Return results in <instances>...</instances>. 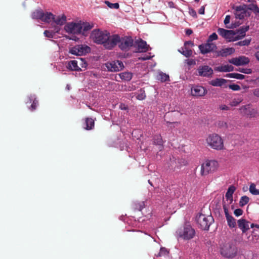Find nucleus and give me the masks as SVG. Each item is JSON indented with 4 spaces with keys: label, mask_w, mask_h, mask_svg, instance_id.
Here are the masks:
<instances>
[{
    "label": "nucleus",
    "mask_w": 259,
    "mask_h": 259,
    "mask_svg": "<svg viewBox=\"0 0 259 259\" xmlns=\"http://www.w3.org/2000/svg\"><path fill=\"white\" fill-rule=\"evenodd\" d=\"M228 127H227V130L232 131L234 128L233 125L231 122H228Z\"/></svg>",
    "instance_id": "nucleus-62"
},
{
    "label": "nucleus",
    "mask_w": 259,
    "mask_h": 259,
    "mask_svg": "<svg viewBox=\"0 0 259 259\" xmlns=\"http://www.w3.org/2000/svg\"><path fill=\"white\" fill-rule=\"evenodd\" d=\"M153 144L159 146V150L161 151L163 148V140L160 135H155L153 139Z\"/></svg>",
    "instance_id": "nucleus-29"
},
{
    "label": "nucleus",
    "mask_w": 259,
    "mask_h": 259,
    "mask_svg": "<svg viewBox=\"0 0 259 259\" xmlns=\"http://www.w3.org/2000/svg\"><path fill=\"white\" fill-rule=\"evenodd\" d=\"M105 65L107 70L112 72L119 71L124 67L123 63L119 60L108 62Z\"/></svg>",
    "instance_id": "nucleus-15"
},
{
    "label": "nucleus",
    "mask_w": 259,
    "mask_h": 259,
    "mask_svg": "<svg viewBox=\"0 0 259 259\" xmlns=\"http://www.w3.org/2000/svg\"><path fill=\"white\" fill-rule=\"evenodd\" d=\"M85 127L84 128L87 130H90L94 127V120L92 118H86L85 119Z\"/></svg>",
    "instance_id": "nucleus-32"
},
{
    "label": "nucleus",
    "mask_w": 259,
    "mask_h": 259,
    "mask_svg": "<svg viewBox=\"0 0 259 259\" xmlns=\"http://www.w3.org/2000/svg\"><path fill=\"white\" fill-rule=\"evenodd\" d=\"M250 39H245L243 40L240 41L235 44V45L236 46H248L250 44Z\"/></svg>",
    "instance_id": "nucleus-45"
},
{
    "label": "nucleus",
    "mask_w": 259,
    "mask_h": 259,
    "mask_svg": "<svg viewBox=\"0 0 259 259\" xmlns=\"http://www.w3.org/2000/svg\"><path fill=\"white\" fill-rule=\"evenodd\" d=\"M108 34H109V32L107 31H102L99 29H95L92 32L91 37L96 44L103 45L104 41L108 38Z\"/></svg>",
    "instance_id": "nucleus-5"
},
{
    "label": "nucleus",
    "mask_w": 259,
    "mask_h": 259,
    "mask_svg": "<svg viewBox=\"0 0 259 259\" xmlns=\"http://www.w3.org/2000/svg\"><path fill=\"white\" fill-rule=\"evenodd\" d=\"M77 61L72 60L68 63L67 68L72 71H79L80 70V67L77 65Z\"/></svg>",
    "instance_id": "nucleus-28"
},
{
    "label": "nucleus",
    "mask_w": 259,
    "mask_h": 259,
    "mask_svg": "<svg viewBox=\"0 0 259 259\" xmlns=\"http://www.w3.org/2000/svg\"><path fill=\"white\" fill-rule=\"evenodd\" d=\"M242 101V100L241 99H234L230 102V105L231 106H237Z\"/></svg>",
    "instance_id": "nucleus-46"
},
{
    "label": "nucleus",
    "mask_w": 259,
    "mask_h": 259,
    "mask_svg": "<svg viewBox=\"0 0 259 259\" xmlns=\"http://www.w3.org/2000/svg\"><path fill=\"white\" fill-rule=\"evenodd\" d=\"M79 60L81 62V64H80L82 67H85L87 65V63L82 58H79Z\"/></svg>",
    "instance_id": "nucleus-58"
},
{
    "label": "nucleus",
    "mask_w": 259,
    "mask_h": 259,
    "mask_svg": "<svg viewBox=\"0 0 259 259\" xmlns=\"http://www.w3.org/2000/svg\"><path fill=\"white\" fill-rule=\"evenodd\" d=\"M249 192L253 195H259V189H256L255 185L253 183L250 185Z\"/></svg>",
    "instance_id": "nucleus-42"
},
{
    "label": "nucleus",
    "mask_w": 259,
    "mask_h": 259,
    "mask_svg": "<svg viewBox=\"0 0 259 259\" xmlns=\"http://www.w3.org/2000/svg\"><path fill=\"white\" fill-rule=\"evenodd\" d=\"M235 190V188L233 186H230L225 195L226 199L227 201H229V203L231 204L233 202V194Z\"/></svg>",
    "instance_id": "nucleus-25"
},
{
    "label": "nucleus",
    "mask_w": 259,
    "mask_h": 259,
    "mask_svg": "<svg viewBox=\"0 0 259 259\" xmlns=\"http://www.w3.org/2000/svg\"><path fill=\"white\" fill-rule=\"evenodd\" d=\"M239 71L245 74H250L252 72L251 69L249 68L241 69L239 70Z\"/></svg>",
    "instance_id": "nucleus-55"
},
{
    "label": "nucleus",
    "mask_w": 259,
    "mask_h": 259,
    "mask_svg": "<svg viewBox=\"0 0 259 259\" xmlns=\"http://www.w3.org/2000/svg\"><path fill=\"white\" fill-rule=\"evenodd\" d=\"M234 213L236 217H239L242 214L243 210L240 208H237L234 210Z\"/></svg>",
    "instance_id": "nucleus-54"
},
{
    "label": "nucleus",
    "mask_w": 259,
    "mask_h": 259,
    "mask_svg": "<svg viewBox=\"0 0 259 259\" xmlns=\"http://www.w3.org/2000/svg\"><path fill=\"white\" fill-rule=\"evenodd\" d=\"M219 163L215 160H206L201 165L200 174L202 176L215 172L219 167Z\"/></svg>",
    "instance_id": "nucleus-3"
},
{
    "label": "nucleus",
    "mask_w": 259,
    "mask_h": 259,
    "mask_svg": "<svg viewBox=\"0 0 259 259\" xmlns=\"http://www.w3.org/2000/svg\"><path fill=\"white\" fill-rule=\"evenodd\" d=\"M145 206L144 201L135 202L133 204V207L135 211H141Z\"/></svg>",
    "instance_id": "nucleus-31"
},
{
    "label": "nucleus",
    "mask_w": 259,
    "mask_h": 259,
    "mask_svg": "<svg viewBox=\"0 0 259 259\" xmlns=\"http://www.w3.org/2000/svg\"><path fill=\"white\" fill-rule=\"evenodd\" d=\"M196 221L199 228L207 231L214 220L211 214L206 215L201 213L196 217Z\"/></svg>",
    "instance_id": "nucleus-2"
},
{
    "label": "nucleus",
    "mask_w": 259,
    "mask_h": 259,
    "mask_svg": "<svg viewBox=\"0 0 259 259\" xmlns=\"http://www.w3.org/2000/svg\"><path fill=\"white\" fill-rule=\"evenodd\" d=\"M228 32V30L225 29L224 28H219L218 29V33L222 36L223 37L225 38L227 33Z\"/></svg>",
    "instance_id": "nucleus-47"
},
{
    "label": "nucleus",
    "mask_w": 259,
    "mask_h": 259,
    "mask_svg": "<svg viewBox=\"0 0 259 259\" xmlns=\"http://www.w3.org/2000/svg\"><path fill=\"white\" fill-rule=\"evenodd\" d=\"M220 109L222 110H230L229 107L225 105H222L220 106Z\"/></svg>",
    "instance_id": "nucleus-59"
},
{
    "label": "nucleus",
    "mask_w": 259,
    "mask_h": 259,
    "mask_svg": "<svg viewBox=\"0 0 259 259\" xmlns=\"http://www.w3.org/2000/svg\"><path fill=\"white\" fill-rule=\"evenodd\" d=\"M55 18V15H54L51 13L47 12L44 14V16L42 18L41 21H44L45 22L49 23L53 19Z\"/></svg>",
    "instance_id": "nucleus-35"
},
{
    "label": "nucleus",
    "mask_w": 259,
    "mask_h": 259,
    "mask_svg": "<svg viewBox=\"0 0 259 259\" xmlns=\"http://www.w3.org/2000/svg\"><path fill=\"white\" fill-rule=\"evenodd\" d=\"M38 101L36 100L35 99L33 100L31 107L30 108V110L32 111H34L36 109L37 106L38 105Z\"/></svg>",
    "instance_id": "nucleus-51"
},
{
    "label": "nucleus",
    "mask_w": 259,
    "mask_h": 259,
    "mask_svg": "<svg viewBox=\"0 0 259 259\" xmlns=\"http://www.w3.org/2000/svg\"><path fill=\"white\" fill-rule=\"evenodd\" d=\"M235 51L234 49L232 48H228L222 49L220 51H215V57H218L220 56L226 57L229 55L233 54Z\"/></svg>",
    "instance_id": "nucleus-20"
},
{
    "label": "nucleus",
    "mask_w": 259,
    "mask_h": 259,
    "mask_svg": "<svg viewBox=\"0 0 259 259\" xmlns=\"http://www.w3.org/2000/svg\"><path fill=\"white\" fill-rule=\"evenodd\" d=\"M250 227L251 228H252L253 227H256V228L259 229V225H258V224H254L253 223H252V224H250Z\"/></svg>",
    "instance_id": "nucleus-64"
},
{
    "label": "nucleus",
    "mask_w": 259,
    "mask_h": 259,
    "mask_svg": "<svg viewBox=\"0 0 259 259\" xmlns=\"http://www.w3.org/2000/svg\"><path fill=\"white\" fill-rule=\"evenodd\" d=\"M207 93L206 89L202 86L195 85L191 88V95L195 97H203Z\"/></svg>",
    "instance_id": "nucleus-18"
},
{
    "label": "nucleus",
    "mask_w": 259,
    "mask_h": 259,
    "mask_svg": "<svg viewBox=\"0 0 259 259\" xmlns=\"http://www.w3.org/2000/svg\"><path fill=\"white\" fill-rule=\"evenodd\" d=\"M199 49L202 54H206L210 52H215L217 47L215 44L207 41L206 43L200 45Z\"/></svg>",
    "instance_id": "nucleus-13"
},
{
    "label": "nucleus",
    "mask_w": 259,
    "mask_h": 259,
    "mask_svg": "<svg viewBox=\"0 0 259 259\" xmlns=\"http://www.w3.org/2000/svg\"><path fill=\"white\" fill-rule=\"evenodd\" d=\"M193 33V31L191 29H186V34L187 35H191L192 33Z\"/></svg>",
    "instance_id": "nucleus-63"
},
{
    "label": "nucleus",
    "mask_w": 259,
    "mask_h": 259,
    "mask_svg": "<svg viewBox=\"0 0 259 259\" xmlns=\"http://www.w3.org/2000/svg\"><path fill=\"white\" fill-rule=\"evenodd\" d=\"M119 76L122 80L130 81L132 78L133 74L129 72H124L119 74Z\"/></svg>",
    "instance_id": "nucleus-33"
},
{
    "label": "nucleus",
    "mask_w": 259,
    "mask_h": 259,
    "mask_svg": "<svg viewBox=\"0 0 259 259\" xmlns=\"http://www.w3.org/2000/svg\"><path fill=\"white\" fill-rule=\"evenodd\" d=\"M189 45L193 46L194 44L192 41H187L185 42V43H184L185 49H186V48H187V46Z\"/></svg>",
    "instance_id": "nucleus-60"
},
{
    "label": "nucleus",
    "mask_w": 259,
    "mask_h": 259,
    "mask_svg": "<svg viewBox=\"0 0 259 259\" xmlns=\"http://www.w3.org/2000/svg\"><path fill=\"white\" fill-rule=\"evenodd\" d=\"M213 73V69L208 65H201L197 69L196 75L202 77H210Z\"/></svg>",
    "instance_id": "nucleus-14"
},
{
    "label": "nucleus",
    "mask_w": 259,
    "mask_h": 259,
    "mask_svg": "<svg viewBox=\"0 0 259 259\" xmlns=\"http://www.w3.org/2000/svg\"><path fill=\"white\" fill-rule=\"evenodd\" d=\"M249 201V198L248 196H242L239 201V205L240 206L242 207L245 205L246 204L248 203Z\"/></svg>",
    "instance_id": "nucleus-40"
},
{
    "label": "nucleus",
    "mask_w": 259,
    "mask_h": 259,
    "mask_svg": "<svg viewBox=\"0 0 259 259\" xmlns=\"http://www.w3.org/2000/svg\"><path fill=\"white\" fill-rule=\"evenodd\" d=\"M218 127L222 128L224 130H227L228 127V123L227 122L224 120H219L217 123Z\"/></svg>",
    "instance_id": "nucleus-41"
},
{
    "label": "nucleus",
    "mask_w": 259,
    "mask_h": 259,
    "mask_svg": "<svg viewBox=\"0 0 259 259\" xmlns=\"http://www.w3.org/2000/svg\"><path fill=\"white\" fill-rule=\"evenodd\" d=\"M44 13L41 10H36L32 14V18L35 19L42 20Z\"/></svg>",
    "instance_id": "nucleus-34"
},
{
    "label": "nucleus",
    "mask_w": 259,
    "mask_h": 259,
    "mask_svg": "<svg viewBox=\"0 0 259 259\" xmlns=\"http://www.w3.org/2000/svg\"><path fill=\"white\" fill-rule=\"evenodd\" d=\"M240 113L243 115L249 118H255L258 116L257 109L251 107L250 104H247L241 106L239 108Z\"/></svg>",
    "instance_id": "nucleus-7"
},
{
    "label": "nucleus",
    "mask_w": 259,
    "mask_h": 259,
    "mask_svg": "<svg viewBox=\"0 0 259 259\" xmlns=\"http://www.w3.org/2000/svg\"><path fill=\"white\" fill-rule=\"evenodd\" d=\"M227 80L223 78H216L209 82V84L213 87H222L224 85Z\"/></svg>",
    "instance_id": "nucleus-24"
},
{
    "label": "nucleus",
    "mask_w": 259,
    "mask_h": 259,
    "mask_svg": "<svg viewBox=\"0 0 259 259\" xmlns=\"http://www.w3.org/2000/svg\"><path fill=\"white\" fill-rule=\"evenodd\" d=\"M169 76L166 73L160 72L157 76V79L161 82H164L169 80Z\"/></svg>",
    "instance_id": "nucleus-38"
},
{
    "label": "nucleus",
    "mask_w": 259,
    "mask_h": 259,
    "mask_svg": "<svg viewBox=\"0 0 259 259\" xmlns=\"http://www.w3.org/2000/svg\"><path fill=\"white\" fill-rule=\"evenodd\" d=\"M237 252V247L230 243H225L221 247V254L228 258L234 257Z\"/></svg>",
    "instance_id": "nucleus-4"
},
{
    "label": "nucleus",
    "mask_w": 259,
    "mask_h": 259,
    "mask_svg": "<svg viewBox=\"0 0 259 259\" xmlns=\"http://www.w3.org/2000/svg\"><path fill=\"white\" fill-rule=\"evenodd\" d=\"M93 25L88 22L81 23V33L84 34L85 32L91 29Z\"/></svg>",
    "instance_id": "nucleus-36"
},
{
    "label": "nucleus",
    "mask_w": 259,
    "mask_h": 259,
    "mask_svg": "<svg viewBox=\"0 0 259 259\" xmlns=\"http://www.w3.org/2000/svg\"><path fill=\"white\" fill-rule=\"evenodd\" d=\"M226 76L228 77L236 78L237 79H243L245 78V76L243 74L237 73H228L226 74Z\"/></svg>",
    "instance_id": "nucleus-37"
},
{
    "label": "nucleus",
    "mask_w": 259,
    "mask_h": 259,
    "mask_svg": "<svg viewBox=\"0 0 259 259\" xmlns=\"http://www.w3.org/2000/svg\"><path fill=\"white\" fill-rule=\"evenodd\" d=\"M105 3L109 8L111 9H118L119 8V5L117 3L112 4L108 1H105Z\"/></svg>",
    "instance_id": "nucleus-43"
},
{
    "label": "nucleus",
    "mask_w": 259,
    "mask_h": 259,
    "mask_svg": "<svg viewBox=\"0 0 259 259\" xmlns=\"http://www.w3.org/2000/svg\"><path fill=\"white\" fill-rule=\"evenodd\" d=\"M252 93L254 96L259 97V88L254 89L252 91Z\"/></svg>",
    "instance_id": "nucleus-56"
},
{
    "label": "nucleus",
    "mask_w": 259,
    "mask_h": 259,
    "mask_svg": "<svg viewBox=\"0 0 259 259\" xmlns=\"http://www.w3.org/2000/svg\"><path fill=\"white\" fill-rule=\"evenodd\" d=\"M249 26H246L241 27L239 29H238L237 32H236V40H239L243 38L245 36L246 32L249 29Z\"/></svg>",
    "instance_id": "nucleus-22"
},
{
    "label": "nucleus",
    "mask_w": 259,
    "mask_h": 259,
    "mask_svg": "<svg viewBox=\"0 0 259 259\" xmlns=\"http://www.w3.org/2000/svg\"><path fill=\"white\" fill-rule=\"evenodd\" d=\"M141 93L138 94L137 96V98L138 100H144L146 98V95L144 93V91L142 92V91H141Z\"/></svg>",
    "instance_id": "nucleus-53"
},
{
    "label": "nucleus",
    "mask_w": 259,
    "mask_h": 259,
    "mask_svg": "<svg viewBox=\"0 0 259 259\" xmlns=\"http://www.w3.org/2000/svg\"><path fill=\"white\" fill-rule=\"evenodd\" d=\"M223 206L228 225L231 228L235 227L236 226V220L232 215L229 214L228 207L225 202L223 203Z\"/></svg>",
    "instance_id": "nucleus-17"
},
{
    "label": "nucleus",
    "mask_w": 259,
    "mask_h": 259,
    "mask_svg": "<svg viewBox=\"0 0 259 259\" xmlns=\"http://www.w3.org/2000/svg\"><path fill=\"white\" fill-rule=\"evenodd\" d=\"M205 143L208 147L213 150L221 151L224 149L223 139L215 133L209 134L205 139Z\"/></svg>",
    "instance_id": "nucleus-1"
},
{
    "label": "nucleus",
    "mask_w": 259,
    "mask_h": 259,
    "mask_svg": "<svg viewBox=\"0 0 259 259\" xmlns=\"http://www.w3.org/2000/svg\"><path fill=\"white\" fill-rule=\"evenodd\" d=\"M90 51L91 48L88 46L84 45H78L70 48L69 52L72 55L82 56L85 55Z\"/></svg>",
    "instance_id": "nucleus-8"
},
{
    "label": "nucleus",
    "mask_w": 259,
    "mask_h": 259,
    "mask_svg": "<svg viewBox=\"0 0 259 259\" xmlns=\"http://www.w3.org/2000/svg\"><path fill=\"white\" fill-rule=\"evenodd\" d=\"M234 67L231 65H224L217 67L215 70L219 72H231L233 71Z\"/></svg>",
    "instance_id": "nucleus-26"
},
{
    "label": "nucleus",
    "mask_w": 259,
    "mask_h": 259,
    "mask_svg": "<svg viewBox=\"0 0 259 259\" xmlns=\"http://www.w3.org/2000/svg\"><path fill=\"white\" fill-rule=\"evenodd\" d=\"M218 37L215 33H212L208 37L207 41L210 42H212L213 40H217Z\"/></svg>",
    "instance_id": "nucleus-50"
},
{
    "label": "nucleus",
    "mask_w": 259,
    "mask_h": 259,
    "mask_svg": "<svg viewBox=\"0 0 259 259\" xmlns=\"http://www.w3.org/2000/svg\"><path fill=\"white\" fill-rule=\"evenodd\" d=\"M64 30L68 33L80 34L81 33V22H69L64 26Z\"/></svg>",
    "instance_id": "nucleus-9"
},
{
    "label": "nucleus",
    "mask_w": 259,
    "mask_h": 259,
    "mask_svg": "<svg viewBox=\"0 0 259 259\" xmlns=\"http://www.w3.org/2000/svg\"><path fill=\"white\" fill-rule=\"evenodd\" d=\"M246 6H239L236 7L235 13V17L237 19H242L246 14Z\"/></svg>",
    "instance_id": "nucleus-19"
},
{
    "label": "nucleus",
    "mask_w": 259,
    "mask_h": 259,
    "mask_svg": "<svg viewBox=\"0 0 259 259\" xmlns=\"http://www.w3.org/2000/svg\"><path fill=\"white\" fill-rule=\"evenodd\" d=\"M44 34L47 37L53 38L55 33L53 31L46 30L44 31Z\"/></svg>",
    "instance_id": "nucleus-49"
},
{
    "label": "nucleus",
    "mask_w": 259,
    "mask_h": 259,
    "mask_svg": "<svg viewBox=\"0 0 259 259\" xmlns=\"http://www.w3.org/2000/svg\"><path fill=\"white\" fill-rule=\"evenodd\" d=\"M168 253V251L167 250L166 248L165 247H161L160 249L159 252L158 253V254L157 256H165L167 255Z\"/></svg>",
    "instance_id": "nucleus-48"
},
{
    "label": "nucleus",
    "mask_w": 259,
    "mask_h": 259,
    "mask_svg": "<svg viewBox=\"0 0 259 259\" xmlns=\"http://www.w3.org/2000/svg\"><path fill=\"white\" fill-rule=\"evenodd\" d=\"M185 49V50H183L182 52L181 51H179V52L186 57H189L191 56L192 55V51L191 49H188L187 48Z\"/></svg>",
    "instance_id": "nucleus-44"
},
{
    "label": "nucleus",
    "mask_w": 259,
    "mask_h": 259,
    "mask_svg": "<svg viewBox=\"0 0 259 259\" xmlns=\"http://www.w3.org/2000/svg\"><path fill=\"white\" fill-rule=\"evenodd\" d=\"M230 16L229 15H227L225 18L224 23L225 25H227L230 23Z\"/></svg>",
    "instance_id": "nucleus-57"
},
{
    "label": "nucleus",
    "mask_w": 259,
    "mask_h": 259,
    "mask_svg": "<svg viewBox=\"0 0 259 259\" xmlns=\"http://www.w3.org/2000/svg\"><path fill=\"white\" fill-rule=\"evenodd\" d=\"M177 233L180 238L185 240L191 239L195 235V230L189 225H185L183 228L178 230Z\"/></svg>",
    "instance_id": "nucleus-6"
},
{
    "label": "nucleus",
    "mask_w": 259,
    "mask_h": 259,
    "mask_svg": "<svg viewBox=\"0 0 259 259\" xmlns=\"http://www.w3.org/2000/svg\"><path fill=\"white\" fill-rule=\"evenodd\" d=\"M204 11H205V6H203L199 10L198 13L201 15H203V14H204Z\"/></svg>",
    "instance_id": "nucleus-61"
},
{
    "label": "nucleus",
    "mask_w": 259,
    "mask_h": 259,
    "mask_svg": "<svg viewBox=\"0 0 259 259\" xmlns=\"http://www.w3.org/2000/svg\"><path fill=\"white\" fill-rule=\"evenodd\" d=\"M236 31L232 30H228V32L227 33L225 39H227L229 41H236Z\"/></svg>",
    "instance_id": "nucleus-30"
},
{
    "label": "nucleus",
    "mask_w": 259,
    "mask_h": 259,
    "mask_svg": "<svg viewBox=\"0 0 259 259\" xmlns=\"http://www.w3.org/2000/svg\"><path fill=\"white\" fill-rule=\"evenodd\" d=\"M182 114V113L178 111H172L168 113L167 116L173 118H172L171 120L165 119L166 123L168 124L167 126L170 128H174L176 126H178L181 124V122L175 120L179 119Z\"/></svg>",
    "instance_id": "nucleus-12"
},
{
    "label": "nucleus",
    "mask_w": 259,
    "mask_h": 259,
    "mask_svg": "<svg viewBox=\"0 0 259 259\" xmlns=\"http://www.w3.org/2000/svg\"><path fill=\"white\" fill-rule=\"evenodd\" d=\"M229 88L233 91H239L241 89L239 85L235 84H230Z\"/></svg>",
    "instance_id": "nucleus-52"
},
{
    "label": "nucleus",
    "mask_w": 259,
    "mask_h": 259,
    "mask_svg": "<svg viewBox=\"0 0 259 259\" xmlns=\"http://www.w3.org/2000/svg\"><path fill=\"white\" fill-rule=\"evenodd\" d=\"M148 47L147 42L142 39L137 42V49L140 52H146L148 51Z\"/></svg>",
    "instance_id": "nucleus-23"
},
{
    "label": "nucleus",
    "mask_w": 259,
    "mask_h": 259,
    "mask_svg": "<svg viewBox=\"0 0 259 259\" xmlns=\"http://www.w3.org/2000/svg\"><path fill=\"white\" fill-rule=\"evenodd\" d=\"M247 9L253 12L256 16H259V8L256 5L254 4H250L248 6Z\"/></svg>",
    "instance_id": "nucleus-39"
},
{
    "label": "nucleus",
    "mask_w": 259,
    "mask_h": 259,
    "mask_svg": "<svg viewBox=\"0 0 259 259\" xmlns=\"http://www.w3.org/2000/svg\"><path fill=\"white\" fill-rule=\"evenodd\" d=\"M238 227L243 233H245L249 229V222L244 219H241L237 222Z\"/></svg>",
    "instance_id": "nucleus-21"
},
{
    "label": "nucleus",
    "mask_w": 259,
    "mask_h": 259,
    "mask_svg": "<svg viewBox=\"0 0 259 259\" xmlns=\"http://www.w3.org/2000/svg\"><path fill=\"white\" fill-rule=\"evenodd\" d=\"M120 36L118 34H108V38L104 41L103 46L107 49L111 50L118 44Z\"/></svg>",
    "instance_id": "nucleus-11"
},
{
    "label": "nucleus",
    "mask_w": 259,
    "mask_h": 259,
    "mask_svg": "<svg viewBox=\"0 0 259 259\" xmlns=\"http://www.w3.org/2000/svg\"><path fill=\"white\" fill-rule=\"evenodd\" d=\"M249 59L244 56L233 58L229 60V63L237 66L246 65L249 63Z\"/></svg>",
    "instance_id": "nucleus-16"
},
{
    "label": "nucleus",
    "mask_w": 259,
    "mask_h": 259,
    "mask_svg": "<svg viewBox=\"0 0 259 259\" xmlns=\"http://www.w3.org/2000/svg\"><path fill=\"white\" fill-rule=\"evenodd\" d=\"M133 42L134 41L132 37H120V40L119 42H118V47L123 51H127L133 46Z\"/></svg>",
    "instance_id": "nucleus-10"
},
{
    "label": "nucleus",
    "mask_w": 259,
    "mask_h": 259,
    "mask_svg": "<svg viewBox=\"0 0 259 259\" xmlns=\"http://www.w3.org/2000/svg\"><path fill=\"white\" fill-rule=\"evenodd\" d=\"M66 17L64 14L61 16H59L57 17L55 16V18L53 19V21L58 25L62 26L66 22Z\"/></svg>",
    "instance_id": "nucleus-27"
}]
</instances>
